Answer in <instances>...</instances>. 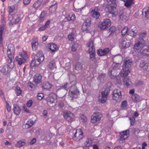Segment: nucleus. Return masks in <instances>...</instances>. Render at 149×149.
Listing matches in <instances>:
<instances>
[{
  "instance_id": "obj_39",
  "label": "nucleus",
  "mask_w": 149,
  "mask_h": 149,
  "mask_svg": "<svg viewBox=\"0 0 149 149\" xmlns=\"http://www.w3.org/2000/svg\"><path fill=\"white\" fill-rule=\"evenodd\" d=\"M135 0H127L125 2L124 5L127 8H129L134 3Z\"/></svg>"
},
{
  "instance_id": "obj_60",
  "label": "nucleus",
  "mask_w": 149,
  "mask_h": 149,
  "mask_svg": "<svg viewBox=\"0 0 149 149\" xmlns=\"http://www.w3.org/2000/svg\"><path fill=\"white\" fill-rule=\"evenodd\" d=\"M141 68L146 71H149V66H141Z\"/></svg>"
},
{
  "instance_id": "obj_32",
  "label": "nucleus",
  "mask_w": 149,
  "mask_h": 149,
  "mask_svg": "<svg viewBox=\"0 0 149 149\" xmlns=\"http://www.w3.org/2000/svg\"><path fill=\"white\" fill-rule=\"evenodd\" d=\"M57 7V3L52 5L49 8V12L51 13H54L56 10Z\"/></svg>"
},
{
  "instance_id": "obj_1",
  "label": "nucleus",
  "mask_w": 149,
  "mask_h": 149,
  "mask_svg": "<svg viewBox=\"0 0 149 149\" xmlns=\"http://www.w3.org/2000/svg\"><path fill=\"white\" fill-rule=\"evenodd\" d=\"M147 31H141L139 34V37L134 46V49H140V51L143 56H149V47L146 44L144 38L147 36Z\"/></svg>"
},
{
  "instance_id": "obj_44",
  "label": "nucleus",
  "mask_w": 149,
  "mask_h": 149,
  "mask_svg": "<svg viewBox=\"0 0 149 149\" xmlns=\"http://www.w3.org/2000/svg\"><path fill=\"white\" fill-rule=\"evenodd\" d=\"M15 9V7L14 6H9L8 8L9 13L10 15H12V13H13Z\"/></svg>"
},
{
  "instance_id": "obj_11",
  "label": "nucleus",
  "mask_w": 149,
  "mask_h": 149,
  "mask_svg": "<svg viewBox=\"0 0 149 149\" xmlns=\"http://www.w3.org/2000/svg\"><path fill=\"white\" fill-rule=\"evenodd\" d=\"M116 66H111L109 68V74L111 78L114 79L116 77Z\"/></svg>"
},
{
  "instance_id": "obj_21",
  "label": "nucleus",
  "mask_w": 149,
  "mask_h": 149,
  "mask_svg": "<svg viewBox=\"0 0 149 149\" xmlns=\"http://www.w3.org/2000/svg\"><path fill=\"white\" fill-rule=\"evenodd\" d=\"M42 76L40 74H37L35 75L33 78V81L36 84L41 82Z\"/></svg>"
},
{
  "instance_id": "obj_12",
  "label": "nucleus",
  "mask_w": 149,
  "mask_h": 149,
  "mask_svg": "<svg viewBox=\"0 0 149 149\" xmlns=\"http://www.w3.org/2000/svg\"><path fill=\"white\" fill-rule=\"evenodd\" d=\"M100 9L97 7H95L91 12L92 16L95 18L97 19L100 16V14L99 12Z\"/></svg>"
},
{
  "instance_id": "obj_47",
  "label": "nucleus",
  "mask_w": 149,
  "mask_h": 149,
  "mask_svg": "<svg viewBox=\"0 0 149 149\" xmlns=\"http://www.w3.org/2000/svg\"><path fill=\"white\" fill-rule=\"evenodd\" d=\"M86 24H83L82 27V30L84 32H86L87 33L89 31V30L88 29V27L86 26Z\"/></svg>"
},
{
  "instance_id": "obj_38",
  "label": "nucleus",
  "mask_w": 149,
  "mask_h": 149,
  "mask_svg": "<svg viewBox=\"0 0 149 149\" xmlns=\"http://www.w3.org/2000/svg\"><path fill=\"white\" fill-rule=\"evenodd\" d=\"M15 60L17 62L18 64L19 65H21L23 63L26 62L25 59L19 58L18 56H16L15 58Z\"/></svg>"
},
{
  "instance_id": "obj_59",
  "label": "nucleus",
  "mask_w": 149,
  "mask_h": 149,
  "mask_svg": "<svg viewBox=\"0 0 149 149\" xmlns=\"http://www.w3.org/2000/svg\"><path fill=\"white\" fill-rule=\"evenodd\" d=\"M44 96L43 94L42 93H39L37 95V98L39 100H41Z\"/></svg>"
},
{
  "instance_id": "obj_31",
  "label": "nucleus",
  "mask_w": 149,
  "mask_h": 149,
  "mask_svg": "<svg viewBox=\"0 0 149 149\" xmlns=\"http://www.w3.org/2000/svg\"><path fill=\"white\" fill-rule=\"evenodd\" d=\"M137 30L136 29H132L129 30L128 34L133 38L135 37L136 35Z\"/></svg>"
},
{
  "instance_id": "obj_29",
  "label": "nucleus",
  "mask_w": 149,
  "mask_h": 149,
  "mask_svg": "<svg viewBox=\"0 0 149 149\" xmlns=\"http://www.w3.org/2000/svg\"><path fill=\"white\" fill-rule=\"evenodd\" d=\"M133 61L132 58H127L124 61L123 65H131L132 64Z\"/></svg>"
},
{
  "instance_id": "obj_43",
  "label": "nucleus",
  "mask_w": 149,
  "mask_h": 149,
  "mask_svg": "<svg viewBox=\"0 0 149 149\" xmlns=\"http://www.w3.org/2000/svg\"><path fill=\"white\" fill-rule=\"evenodd\" d=\"M116 30V27L114 26H111L109 30V32L110 33L108 37L112 35L113 34Z\"/></svg>"
},
{
  "instance_id": "obj_62",
  "label": "nucleus",
  "mask_w": 149,
  "mask_h": 149,
  "mask_svg": "<svg viewBox=\"0 0 149 149\" xmlns=\"http://www.w3.org/2000/svg\"><path fill=\"white\" fill-rule=\"evenodd\" d=\"M105 76L106 74H101L99 76V77L100 79H104L105 77Z\"/></svg>"
},
{
  "instance_id": "obj_64",
  "label": "nucleus",
  "mask_w": 149,
  "mask_h": 149,
  "mask_svg": "<svg viewBox=\"0 0 149 149\" xmlns=\"http://www.w3.org/2000/svg\"><path fill=\"white\" fill-rule=\"evenodd\" d=\"M32 100H29L27 103L26 105L28 107H30L32 104Z\"/></svg>"
},
{
  "instance_id": "obj_23",
  "label": "nucleus",
  "mask_w": 149,
  "mask_h": 149,
  "mask_svg": "<svg viewBox=\"0 0 149 149\" xmlns=\"http://www.w3.org/2000/svg\"><path fill=\"white\" fill-rule=\"evenodd\" d=\"M44 59V56L38 57L37 60V61L39 62V63L38 65L36 64V61L35 59H33L31 61L30 65H38L40 64L43 61Z\"/></svg>"
},
{
  "instance_id": "obj_18",
  "label": "nucleus",
  "mask_w": 149,
  "mask_h": 149,
  "mask_svg": "<svg viewBox=\"0 0 149 149\" xmlns=\"http://www.w3.org/2000/svg\"><path fill=\"white\" fill-rule=\"evenodd\" d=\"M129 131L128 130L123 131L120 133V140L123 141L126 139L128 137V135L129 134Z\"/></svg>"
},
{
  "instance_id": "obj_50",
  "label": "nucleus",
  "mask_w": 149,
  "mask_h": 149,
  "mask_svg": "<svg viewBox=\"0 0 149 149\" xmlns=\"http://www.w3.org/2000/svg\"><path fill=\"white\" fill-rule=\"evenodd\" d=\"M80 118L81 121L83 123L86 122L87 120V117L84 115H82L80 116Z\"/></svg>"
},
{
  "instance_id": "obj_15",
  "label": "nucleus",
  "mask_w": 149,
  "mask_h": 149,
  "mask_svg": "<svg viewBox=\"0 0 149 149\" xmlns=\"http://www.w3.org/2000/svg\"><path fill=\"white\" fill-rule=\"evenodd\" d=\"M122 97L121 91L119 89H115L113 92V99L116 100Z\"/></svg>"
},
{
  "instance_id": "obj_30",
  "label": "nucleus",
  "mask_w": 149,
  "mask_h": 149,
  "mask_svg": "<svg viewBox=\"0 0 149 149\" xmlns=\"http://www.w3.org/2000/svg\"><path fill=\"white\" fill-rule=\"evenodd\" d=\"M112 86V84L111 82L109 81L107 82L105 85L106 88L104 91H103L106 92V93H109L110 91V88H111Z\"/></svg>"
},
{
  "instance_id": "obj_49",
  "label": "nucleus",
  "mask_w": 149,
  "mask_h": 149,
  "mask_svg": "<svg viewBox=\"0 0 149 149\" xmlns=\"http://www.w3.org/2000/svg\"><path fill=\"white\" fill-rule=\"evenodd\" d=\"M74 34L73 33L71 32L70 33L68 36V38L69 40L71 41H73L74 40Z\"/></svg>"
},
{
  "instance_id": "obj_51",
  "label": "nucleus",
  "mask_w": 149,
  "mask_h": 149,
  "mask_svg": "<svg viewBox=\"0 0 149 149\" xmlns=\"http://www.w3.org/2000/svg\"><path fill=\"white\" fill-rule=\"evenodd\" d=\"M27 85L28 88L30 90H31L34 87V85L30 81L28 82L27 83Z\"/></svg>"
},
{
  "instance_id": "obj_54",
  "label": "nucleus",
  "mask_w": 149,
  "mask_h": 149,
  "mask_svg": "<svg viewBox=\"0 0 149 149\" xmlns=\"http://www.w3.org/2000/svg\"><path fill=\"white\" fill-rule=\"evenodd\" d=\"M22 110L26 113H31L30 111L25 106H23L22 107Z\"/></svg>"
},
{
  "instance_id": "obj_58",
  "label": "nucleus",
  "mask_w": 149,
  "mask_h": 149,
  "mask_svg": "<svg viewBox=\"0 0 149 149\" xmlns=\"http://www.w3.org/2000/svg\"><path fill=\"white\" fill-rule=\"evenodd\" d=\"M117 80V83L116 84H118L119 85H121V78L120 77V76H118L116 78Z\"/></svg>"
},
{
  "instance_id": "obj_57",
  "label": "nucleus",
  "mask_w": 149,
  "mask_h": 149,
  "mask_svg": "<svg viewBox=\"0 0 149 149\" xmlns=\"http://www.w3.org/2000/svg\"><path fill=\"white\" fill-rule=\"evenodd\" d=\"M127 105V102L126 101H124L122 102L121 104V107L122 108L124 109Z\"/></svg>"
},
{
  "instance_id": "obj_33",
  "label": "nucleus",
  "mask_w": 149,
  "mask_h": 149,
  "mask_svg": "<svg viewBox=\"0 0 149 149\" xmlns=\"http://www.w3.org/2000/svg\"><path fill=\"white\" fill-rule=\"evenodd\" d=\"M42 1V0H38L33 4V7L37 10L40 6Z\"/></svg>"
},
{
  "instance_id": "obj_26",
  "label": "nucleus",
  "mask_w": 149,
  "mask_h": 149,
  "mask_svg": "<svg viewBox=\"0 0 149 149\" xmlns=\"http://www.w3.org/2000/svg\"><path fill=\"white\" fill-rule=\"evenodd\" d=\"M149 14V7H146L142 10V15L146 18H148Z\"/></svg>"
},
{
  "instance_id": "obj_5",
  "label": "nucleus",
  "mask_w": 149,
  "mask_h": 149,
  "mask_svg": "<svg viewBox=\"0 0 149 149\" xmlns=\"http://www.w3.org/2000/svg\"><path fill=\"white\" fill-rule=\"evenodd\" d=\"M87 47H89V53L90 54V59L91 61H95V49L92 40L90 41L87 45Z\"/></svg>"
},
{
  "instance_id": "obj_9",
  "label": "nucleus",
  "mask_w": 149,
  "mask_h": 149,
  "mask_svg": "<svg viewBox=\"0 0 149 149\" xmlns=\"http://www.w3.org/2000/svg\"><path fill=\"white\" fill-rule=\"evenodd\" d=\"M64 117L68 123H71L74 120V116L73 113L70 111H67L64 113Z\"/></svg>"
},
{
  "instance_id": "obj_37",
  "label": "nucleus",
  "mask_w": 149,
  "mask_h": 149,
  "mask_svg": "<svg viewBox=\"0 0 149 149\" xmlns=\"http://www.w3.org/2000/svg\"><path fill=\"white\" fill-rule=\"evenodd\" d=\"M65 18L68 21H74L75 20L76 17L75 14H73L72 15H67Z\"/></svg>"
},
{
  "instance_id": "obj_17",
  "label": "nucleus",
  "mask_w": 149,
  "mask_h": 149,
  "mask_svg": "<svg viewBox=\"0 0 149 149\" xmlns=\"http://www.w3.org/2000/svg\"><path fill=\"white\" fill-rule=\"evenodd\" d=\"M48 47L50 50L51 53H53L57 51L59 49L58 46L54 43H49L48 45Z\"/></svg>"
},
{
  "instance_id": "obj_41",
  "label": "nucleus",
  "mask_w": 149,
  "mask_h": 149,
  "mask_svg": "<svg viewBox=\"0 0 149 149\" xmlns=\"http://www.w3.org/2000/svg\"><path fill=\"white\" fill-rule=\"evenodd\" d=\"M128 31V29L127 26H125L121 32V35L124 36Z\"/></svg>"
},
{
  "instance_id": "obj_53",
  "label": "nucleus",
  "mask_w": 149,
  "mask_h": 149,
  "mask_svg": "<svg viewBox=\"0 0 149 149\" xmlns=\"http://www.w3.org/2000/svg\"><path fill=\"white\" fill-rule=\"evenodd\" d=\"M78 45L77 44L74 43L72 45V50L73 52L75 51L78 47Z\"/></svg>"
},
{
  "instance_id": "obj_27",
  "label": "nucleus",
  "mask_w": 149,
  "mask_h": 149,
  "mask_svg": "<svg viewBox=\"0 0 149 149\" xmlns=\"http://www.w3.org/2000/svg\"><path fill=\"white\" fill-rule=\"evenodd\" d=\"M3 30L4 29L3 27L0 28V46L3 47V43L2 35Z\"/></svg>"
},
{
  "instance_id": "obj_42",
  "label": "nucleus",
  "mask_w": 149,
  "mask_h": 149,
  "mask_svg": "<svg viewBox=\"0 0 149 149\" xmlns=\"http://www.w3.org/2000/svg\"><path fill=\"white\" fill-rule=\"evenodd\" d=\"M122 46L124 48L128 47L130 45V43L127 41L123 40L121 44Z\"/></svg>"
},
{
  "instance_id": "obj_24",
  "label": "nucleus",
  "mask_w": 149,
  "mask_h": 149,
  "mask_svg": "<svg viewBox=\"0 0 149 149\" xmlns=\"http://www.w3.org/2000/svg\"><path fill=\"white\" fill-rule=\"evenodd\" d=\"M132 98L134 102H138L141 100V97L139 95L136 94L132 95Z\"/></svg>"
},
{
  "instance_id": "obj_46",
  "label": "nucleus",
  "mask_w": 149,
  "mask_h": 149,
  "mask_svg": "<svg viewBox=\"0 0 149 149\" xmlns=\"http://www.w3.org/2000/svg\"><path fill=\"white\" fill-rule=\"evenodd\" d=\"M19 55L20 56L22 57L23 59H25L26 60L27 58V54L26 52H20Z\"/></svg>"
},
{
  "instance_id": "obj_2",
  "label": "nucleus",
  "mask_w": 149,
  "mask_h": 149,
  "mask_svg": "<svg viewBox=\"0 0 149 149\" xmlns=\"http://www.w3.org/2000/svg\"><path fill=\"white\" fill-rule=\"evenodd\" d=\"M121 72L120 76L123 79V82L124 84L127 87L130 86L131 85L132 82L128 76V74L130 72L129 66H124Z\"/></svg>"
},
{
  "instance_id": "obj_52",
  "label": "nucleus",
  "mask_w": 149,
  "mask_h": 149,
  "mask_svg": "<svg viewBox=\"0 0 149 149\" xmlns=\"http://www.w3.org/2000/svg\"><path fill=\"white\" fill-rule=\"evenodd\" d=\"M91 23V21L90 19H88L85 21L83 24H86V26L89 27Z\"/></svg>"
},
{
  "instance_id": "obj_16",
  "label": "nucleus",
  "mask_w": 149,
  "mask_h": 149,
  "mask_svg": "<svg viewBox=\"0 0 149 149\" xmlns=\"http://www.w3.org/2000/svg\"><path fill=\"white\" fill-rule=\"evenodd\" d=\"M110 51V50L109 48H106L103 49H100L98 50L97 54L100 56H106Z\"/></svg>"
},
{
  "instance_id": "obj_48",
  "label": "nucleus",
  "mask_w": 149,
  "mask_h": 149,
  "mask_svg": "<svg viewBox=\"0 0 149 149\" xmlns=\"http://www.w3.org/2000/svg\"><path fill=\"white\" fill-rule=\"evenodd\" d=\"M25 144V143L24 142H23L21 141H19L17 142V143L16 144V145L18 147H20L24 145Z\"/></svg>"
},
{
  "instance_id": "obj_19",
  "label": "nucleus",
  "mask_w": 149,
  "mask_h": 149,
  "mask_svg": "<svg viewBox=\"0 0 149 149\" xmlns=\"http://www.w3.org/2000/svg\"><path fill=\"white\" fill-rule=\"evenodd\" d=\"M10 66H3L0 70L1 72L3 74H6L8 72L9 69L10 68H14L13 66H11L10 67Z\"/></svg>"
},
{
  "instance_id": "obj_40",
  "label": "nucleus",
  "mask_w": 149,
  "mask_h": 149,
  "mask_svg": "<svg viewBox=\"0 0 149 149\" xmlns=\"http://www.w3.org/2000/svg\"><path fill=\"white\" fill-rule=\"evenodd\" d=\"M34 122L31 119L29 120L25 125V127L28 129L31 127L34 124Z\"/></svg>"
},
{
  "instance_id": "obj_36",
  "label": "nucleus",
  "mask_w": 149,
  "mask_h": 149,
  "mask_svg": "<svg viewBox=\"0 0 149 149\" xmlns=\"http://www.w3.org/2000/svg\"><path fill=\"white\" fill-rule=\"evenodd\" d=\"M92 141L90 138L87 139L84 143V146L86 147H89L92 146Z\"/></svg>"
},
{
  "instance_id": "obj_13",
  "label": "nucleus",
  "mask_w": 149,
  "mask_h": 149,
  "mask_svg": "<svg viewBox=\"0 0 149 149\" xmlns=\"http://www.w3.org/2000/svg\"><path fill=\"white\" fill-rule=\"evenodd\" d=\"M70 92L71 93L72 95H73L72 97L76 98V96H75L77 95L79 93V91L77 90V87L75 84L72 86L70 90L69 93H70Z\"/></svg>"
},
{
  "instance_id": "obj_63",
  "label": "nucleus",
  "mask_w": 149,
  "mask_h": 149,
  "mask_svg": "<svg viewBox=\"0 0 149 149\" xmlns=\"http://www.w3.org/2000/svg\"><path fill=\"white\" fill-rule=\"evenodd\" d=\"M74 68L77 70H78L81 69L82 66H74Z\"/></svg>"
},
{
  "instance_id": "obj_3",
  "label": "nucleus",
  "mask_w": 149,
  "mask_h": 149,
  "mask_svg": "<svg viewBox=\"0 0 149 149\" xmlns=\"http://www.w3.org/2000/svg\"><path fill=\"white\" fill-rule=\"evenodd\" d=\"M15 52V49L14 45L12 43L9 44L7 46V55L8 58L6 62L7 65L11 64L12 59L13 58Z\"/></svg>"
},
{
  "instance_id": "obj_22",
  "label": "nucleus",
  "mask_w": 149,
  "mask_h": 149,
  "mask_svg": "<svg viewBox=\"0 0 149 149\" xmlns=\"http://www.w3.org/2000/svg\"><path fill=\"white\" fill-rule=\"evenodd\" d=\"M109 93H106L104 91H102L101 93L102 97L100 99V100L101 103H104L106 102L107 100V97L108 96Z\"/></svg>"
},
{
  "instance_id": "obj_4",
  "label": "nucleus",
  "mask_w": 149,
  "mask_h": 149,
  "mask_svg": "<svg viewBox=\"0 0 149 149\" xmlns=\"http://www.w3.org/2000/svg\"><path fill=\"white\" fill-rule=\"evenodd\" d=\"M116 3H108L106 5V10L107 12L114 15L117 12Z\"/></svg>"
},
{
  "instance_id": "obj_61",
  "label": "nucleus",
  "mask_w": 149,
  "mask_h": 149,
  "mask_svg": "<svg viewBox=\"0 0 149 149\" xmlns=\"http://www.w3.org/2000/svg\"><path fill=\"white\" fill-rule=\"evenodd\" d=\"M68 84L67 83L65 84L64 85L61 86V89H64L65 90H67V89L68 88Z\"/></svg>"
},
{
  "instance_id": "obj_7",
  "label": "nucleus",
  "mask_w": 149,
  "mask_h": 149,
  "mask_svg": "<svg viewBox=\"0 0 149 149\" xmlns=\"http://www.w3.org/2000/svg\"><path fill=\"white\" fill-rule=\"evenodd\" d=\"M111 25V22L109 19H105L99 26L102 30H104L109 28Z\"/></svg>"
},
{
  "instance_id": "obj_34",
  "label": "nucleus",
  "mask_w": 149,
  "mask_h": 149,
  "mask_svg": "<svg viewBox=\"0 0 149 149\" xmlns=\"http://www.w3.org/2000/svg\"><path fill=\"white\" fill-rule=\"evenodd\" d=\"M13 107V110L14 113L17 115H19L21 112L20 108L17 104H14Z\"/></svg>"
},
{
  "instance_id": "obj_8",
  "label": "nucleus",
  "mask_w": 149,
  "mask_h": 149,
  "mask_svg": "<svg viewBox=\"0 0 149 149\" xmlns=\"http://www.w3.org/2000/svg\"><path fill=\"white\" fill-rule=\"evenodd\" d=\"M83 132L81 129H78L76 130L72 138L76 141H79L83 137Z\"/></svg>"
},
{
  "instance_id": "obj_56",
  "label": "nucleus",
  "mask_w": 149,
  "mask_h": 149,
  "mask_svg": "<svg viewBox=\"0 0 149 149\" xmlns=\"http://www.w3.org/2000/svg\"><path fill=\"white\" fill-rule=\"evenodd\" d=\"M36 56L38 57L44 56L42 52L41 51H39L36 54Z\"/></svg>"
},
{
  "instance_id": "obj_45",
  "label": "nucleus",
  "mask_w": 149,
  "mask_h": 149,
  "mask_svg": "<svg viewBox=\"0 0 149 149\" xmlns=\"http://www.w3.org/2000/svg\"><path fill=\"white\" fill-rule=\"evenodd\" d=\"M15 91L16 95L17 96H19L21 95L22 93V91L20 89L19 87L18 86H16L15 87Z\"/></svg>"
},
{
  "instance_id": "obj_20",
  "label": "nucleus",
  "mask_w": 149,
  "mask_h": 149,
  "mask_svg": "<svg viewBox=\"0 0 149 149\" xmlns=\"http://www.w3.org/2000/svg\"><path fill=\"white\" fill-rule=\"evenodd\" d=\"M123 60L122 57L120 56H116L113 58V63L116 64H120Z\"/></svg>"
},
{
  "instance_id": "obj_14",
  "label": "nucleus",
  "mask_w": 149,
  "mask_h": 149,
  "mask_svg": "<svg viewBox=\"0 0 149 149\" xmlns=\"http://www.w3.org/2000/svg\"><path fill=\"white\" fill-rule=\"evenodd\" d=\"M57 97V95L55 93H51L49 95V99L48 101L51 103H53L55 102H56Z\"/></svg>"
},
{
  "instance_id": "obj_6",
  "label": "nucleus",
  "mask_w": 149,
  "mask_h": 149,
  "mask_svg": "<svg viewBox=\"0 0 149 149\" xmlns=\"http://www.w3.org/2000/svg\"><path fill=\"white\" fill-rule=\"evenodd\" d=\"M8 17V20L10 21V22H9V24L11 26H13V25L17 24L20 20V17L16 15H10Z\"/></svg>"
},
{
  "instance_id": "obj_35",
  "label": "nucleus",
  "mask_w": 149,
  "mask_h": 149,
  "mask_svg": "<svg viewBox=\"0 0 149 149\" xmlns=\"http://www.w3.org/2000/svg\"><path fill=\"white\" fill-rule=\"evenodd\" d=\"M52 86V85L48 82H45L43 84L42 88L46 90H49Z\"/></svg>"
},
{
  "instance_id": "obj_55",
  "label": "nucleus",
  "mask_w": 149,
  "mask_h": 149,
  "mask_svg": "<svg viewBox=\"0 0 149 149\" xmlns=\"http://www.w3.org/2000/svg\"><path fill=\"white\" fill-rule=\"evenodd\" d=\"M129 119L130 120L131 125H133L135 122V118L134 117H130Z\"/></svg>"
},
{
  "instance_id": "obj_10",
  "label": "nucleus",
  "mask_w": 149,
  "mask_h": 149,
  "mask_svg": "<svg viewBox=\"0 0 149 149\" xmlns=\"http://www.w3.org/2000/svg\"><path fill=\"white\" fill-rule=\"evenodd\" d=\"M102 116V115L99 112L94 113L91 117V122L95 123L100 121Z\"/></svg>"
},
{
  "instance_id": "obj_28",
  "label": "nucleus",
  "mask_w": 149,
  "mask_h": 149,
  "mask_svg": "<svg viewBox=\"0 0 149 149\" xmlns=\"http://www.w3.org/2000/svg\"><path fill=\"white\" fill-rule=\"evenodd\" d=\"M46 14V11L44 10L42 11L38 17L39 21L40 22H43L45 19V16Z\"/></svg>"
},
{
  "instance_id": "obj_25",
  "label": "nucleus",
  "mask_w": 149,
  "mask_h": 149,
  "mask_svg": "<svg viewBox=\"0 0 149 149\" xmlns=\"http://www.w3.org/2000/svg\"><path fill=\"white\" fill-rule=\"evenodd\" d=\"M37 41V40L36 38L33 39L31 46L32 49L33 50H36L38 48V43Z\"/></svg>"
}]
</instances>
